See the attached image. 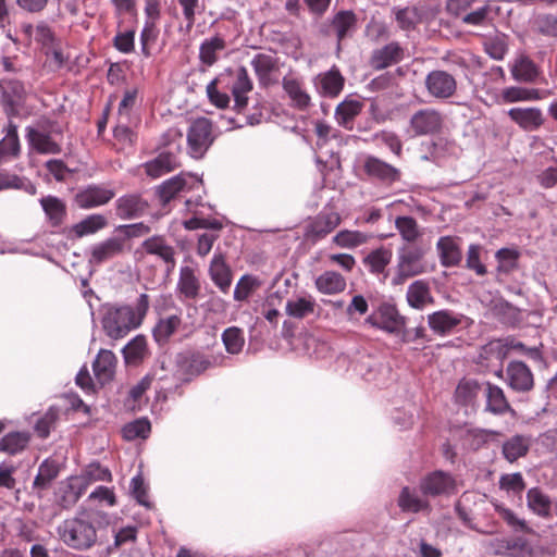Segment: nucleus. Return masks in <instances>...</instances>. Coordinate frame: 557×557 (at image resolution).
<instances>
[{
	"label": "nucleus",
	"mask_w": 557,
	"mask_h": 557,
	"mask_svg": "<svg viewBox=\"0 0 557 557\" xmlns=\"http://www.w3.org/2000/svg\"><path fill=\"white\" fill-rule=\"evenodd\" d=\"M102 521L108 523L106 512L84 509L59 524L57 532L60 541L67 547L84 552L100 543L98 531Z\"/></svg>",
	"instance_id": "f257e3e1"
},
{
	"label": "nucleus",
	"mask_w": 557,
	"mask_h": 557,
	"mask_svg": "<svg viewBox=\"0 0 557 557\" xmlns=\"http://www.w3.org/2000/svg\"><path fill=\"white\" fill-rule=\"evenodd\" d=\"M148 308L149 297L147 294L139 296L135 308L127 305L109 307L101 319L104 333L115 341L125 337L141 324Z\"/></svg>",
	"instance_id": "f03ea898"
},
{
	"label": "nucleus",
	"mask_w": 557,
	"mask_h": 557,
	"mask_svg": "<svg viewBox=\"0 0 557 557\" xmlns=\"http://www.w3.org/2000/svg\"><path fill=\"white\" fill-rule=\"evenodd\" d=\"M425 250L419 246H406L399 251L398 257V272L393 278L395 285L403 284L408 277L419 275L424 272L422 259Z\"/></svg>",
	"instance_id": "7ed1b4c3"
},
{
	"label": "nucleus",
	"mask_w": 557,
	"mask_h": 557,
	"mask_svg": "<svg viewBox=\"0 0 557 557\" xmlns=\"http://www.w3.org/2000/svg\"><path fill=\"white\" fill-rule=\"evenodd\" d=\"M187 143L191 157L201 158L213 143L211 121L207 117L195 120L188 129Z\"/></svg>",
	"instance_id": "20e7f679"
},
{
	"label": "nucleus",
	"mask_w": 557,
	"mask_h": 557,
	"mask_svg": "<svg viewBox=\"0 0 557 557\" xmlns=\"http://www.w3.org/2000/svg\"><path fill=\"white\" fill-rule=\"evenodd\" d=\"M111 472L98 463L89 465L84 473L73 478L69 484L71 503L75 504L84 494L90 483L96 481H111Z\"/></svg>",
	"instance_id": "39448f33"
},
{
	"label": "nucleus",
	"mask_w": 557,
	"mask_h": 557,
	"mask_svg": "<svg viewBox=\"0 0 557 557\" xmlns=\"http://www.w3.org/2000/svg\"><path fill=\"white\" fill-rule=\"evenodd\" d=\"M443 122L444 116L438 110L425 108L411 115L409 125L416 136H425L438 133Z\"/></svg>",
	"instance_id": "423d86ee"
},
{
	"label": "nucleus",
	"mask_w": 557,
	"mask_h": 557,
	"mask_svg": "<svg viewBox=\"0 0 557 557\" xmlns=\"http://www.w3.org/2000/svg\"><path fill=\"white\" fill-rule=\"evenodd\" d=\"M425 88L430 96L444 100L453 97L457 90L456 78L446 71H431L424 81Z\"/></svg>",
	"instance_id": "0eeeda50"
},
{
	"label": "nucleus",
	"mask_w": 557,
	"mask_h": 557,
	"mask_svg": "<svg viewBox=\"0 0 557 557\" xmlns=\"http://www.w3.org/2000/svg\"><path fill=\"white\" fill-rule=\"evenodd\" d=\"M339 223L341 215L337 212H321L307 223L304 236L315 242L330 234Z\"/></svg>",
	"instance_id": "6e6552de"
},
{
	"label": "nucleus",
	"mask_w": 557,
	"mask_h": 557,
	"mask_svg": "<svg viewBox=\"0 0 557 557\" xmlns=\"http://www.w3.org/2000/svg\"><path fill=\"white\" fill-rule=\"evenodd\" d=\"M363 170L369 177L385 184H393L400 180L398 169L373 156L366 158Z\"/></svg>",
	"instance_id": "1a4fd4ad"
},
{
	"label": "nucleus",
	"mask_w": 557,
	"mask_h": 557,
	"mask_svg": "<svg viewBox=\"0 0 557 557\" xmlns=\"http://www.w3.org/2000/svg\"><path fill=\"white\" fill-rule=\"evenodd\" d=\"M455 480L449 473L434 471L426 475L420 483V490L424 495L437 496L450 494L455 491Z\"/></svg>",
	"instance_id": "9d476101"
},
{
	"label": "nucleus",
	"mask_w": 557,
	"mask_h": 557,
	"mask_svg": "<svg viewBox=\"0 0 557 557\" xmlns=\"http://www.w3.org/2000/svg\"><path fill=\"white\" fill-rule=\"evenodd\" d=\"M141 246L147 253L157 256L165 263L168 273L173 271L176 265V251L173 246L168 244L163 236H151L144 240Z\"/></svg>",
	"instance_id": "9b49d317"
},
{
	"label": "nucleus",
	"mask_w": 557,
	"mask_h": 557,
	"mask_svg": "<svg viewBox=\"0 0 557 557\" xmlns=\"http://www.w3.org/2000/svg\"><path fill=\"white\" fill-rule=\"evenodd\" d=\"M508 385L517 392H529L533 388V374L522 361H511L506 369Z\"/></svg>",
	"instance_id": "f8f14e48"
},
{
	"label": "nucleus",
	"mask_w": 557,
	"mask_h": 557,
	"mask_svg": "<svg viewBox=\"0 0 557 557\" xmlns=\"http://www.w3.org/2000/svg\"><path fill=\"white\" fill-rule=\"evenodd\" d=\"M124 251L125 238L110 237L92 247L89 262L100 264L123 255Z\"/></svg>",
	"instance_id": "ddd939ff"
},
{
	"label": "nucleus",
	"mask_w": 557,
	"mask_h": 557,
	"mask_svg": "<svg viewBox=\"0 0 557 557\" xmlns=\"http://www.w3.org/2000/svg\"><path fill=\"white\" fill-rule=\"evenodd\" d=\"M178 372L184 381H190L211 367V361L198 352L183 354L177 359Z\"/></svg>",
	"instance_id": "4468645a"
},
{
	"label": "nucleus",
	"mask_w": 557,
	"mask_h": 557,
	"mask_svg": "<svg viewBox=\"0 0 557 557\" xmlns=\"http://www.w3.org/2000/svg\"><path fill=\"white\" fill-rule=\"evenodd\" d=\"M176 290L184 299L195 300L198 298L201 290V282L196 268L184 265L180 269Z\"/></svg>",
	"instance_id": "2eb2a0df"
},
{
	"label": "nucleus",
	"mask_w": 557,
	"mask_h": 557,
	"mask_svg": "<svg viewBox=\"0 0 557 557\" xmlns=\"http://www.w3.org/2000/svg\"><path fill=\"white\" fill-rule=\"evenodd\" d=\"M114 195L112 189L91 185L76 194L75 202L82 209H90L108 203Z\"/></svg>",
	"instance_id": "dca6fc26"
},
{
	"label": "nucleus",
	"mask_w": 557,
	"mask_h": 557,
	"mask_svg": "<svg viewBox=\"0 0 557 557\" xmlns=\"http://www.w3.org/2000/svg\"><path fill=\"white\" fill-rule=\"evenodd\" d=\"M508 116L527 132H533L544 124V116L539 108H512Z\"/></svg>",
	"instance_id": "f3484780"
},
{
	"label": "nucleus",
	"mask_w": 557,
	"mask_h": 557,
	"mask_svg": "<svg viewBox=\"0 0 557 557\" xmlns=\"http://www.w3.org/2000/svg\"><path fill=\"white\" fill-rule=\"evenodd\" d=\"M232 95L235 101V108L240 111L246 108L248 102L247 94L252 90L253 84L250 79L247 70L244 66L238 67L233 72Z\"/></svg>",
	"instance_id": "a211bd4d"
},
{
	"label": "nucleus",
	"mask_w": 557,
	"mask_h": 557,
	"mask_svg": "<svg viewBox=\"0 0 557 557\" xmlns=\"http://www.w3.org/2000/svg\"><path fill=\"white\" fill-rule=\"evenodd\" d=\"M404 51L398 42H389L375 49L370 57V65L374 70H383L401 61Z\"/></svg>",
	"instance_id": "6ab92c4d"
},
{
	"label": "nucleus",
	"mask_w": 557,
	"mask_h": 557,
	"mask_svg": "<svg viewBox=\"0 0 557 557\" xmlns=\"http://www.w3.org/2000/svg\"><path fill=\"white\" fill-rule=\"evenodd\" d=\"M27 139L30 146L41 154H57L61 152V146L54 141L46 129L27 127Z\"/></svg>",
	"instance_id": "aec40b11"
},
{
	"label": "nucleus",
	"mask_w": 557,
	"mask_h": 557,
	"mask_svg": "<svg viewBox=\"0 0 557 557\" xmlns=\"http://www.w3.org/2000/svg\"><path fill=\"white\" fill-rule=\"evenodd\" d=\"M366 322L385 330L388 333L398 332L404 325L403 318L398 314L397 310L391 306L382 307L379 315H370L366 319Z\"/></svg>",
	"instance_id": "412c9836"
},
{
	"label": "nucleus",
	"mask_w": 557,
	"mask_h": 557,
	"mask_svg": "<svg viewBox=\"0 0 557 557\" xmlns=\"http://www.w3.org/2000/svg\"><path fill=\"white\" fill-rule=\"evenodd\" d=\"M116 367V357L111 350L101 349L92 363L97 381L106 384L112 381Z\"/></svg>",
	"instance_id": "4be33fe9"
},
{
	"label": "nucleus",
	"mask_w": 557,
	"mask_h": 557,
	"mask_svg": "<svg viewBox=\"0 0 557 557\" xmlns=\"http://www.w3.org/2000/svg\"><path fill=\"white\" fill-rule=\"evenodd\" d=\"M148 202L137 194L125 195L116 201V213L122 219H134L145 213Z\"/></svg>",
	"instance_id": "5701e85b"
},
{
	"label": "nucleus",
	"mask_w": 557,
	"mask_h": 557,
	"mask_svg": "<svg viewBox=\"0 0 557 557\" xmlns=\"http://www.w3.org/2000/svg\"><path fill=\"white\" fill-rule=\"evenodd\" d=\"M531 443V436L516 434L503 443L502 454L507 461L515 462L529 453Z\"/></svg>",
	"instance_id": "b1692460"
},
{
	"label": "nucleus",
	"mask_w": 557,
	"mask_h": 557,
	"mask_svg": "<svg viewBox=\"0 0 557 557\" xmlns=\"http://www.w3.org/2000/svg\"><path fill=\"white\" fill-rule=\"evenodd\" d=\"M283 89L290 99L292 107L304 111L311 104V98L301 83L293 77L285 76L282 81Z\"/></svg>",
	"instance_id": "393cba45"
},
{
	"label": "nucleus",
	"mask_w": 557,
	"mask_h": 557,
	"mask_svg": "<svg viewBox=\"0 0 557 557\" xmlns=\"http://www.w3.org/2000/svg\"><path fill=\"white\" fill-rule=\"evenodd\" d=\"M209 274L212 282L223 292L226 293L232 284V271L226 264L222 253H216L212 258L209 267Z\"/></svg>",
	"instance_id": "a878e982"
},
{
	"label": "nucleus",
	"mask_w": 557,
	"mask_h": 557,
	"mask_svg": "<svg viewBox=\"0 0 557 557\" xmlns=\"http://www.w3.org/2000/svg\"><path fill=\"white\" fill-rule=\"evenodd\" d=\"M407 301L410 307L422 310L425 306L432 305L434 298L431 294L430 285L423 280L414 281L407 290Z\"/></svg>",
	"instance_id": "bb28decb"
},
{
	"label": "nucleus",
	"mask_w": 557,
	"mask_h": 557,
	"mask_svg": "<svg viewBox=\"0 0 557 557\" xmlns=\"http://www.w3.org/2000/svg\"><path fill=\"white\" fill-rule=\"evenodd\" d=\"M180 165L177 158L171 152H162L153 160L144 164L146 174L152 178H158Z\"/></svg>",
	"instance_id": "cd10ccee"
},
{
	"label": "nucleus",
	"mask_w": 557,
	"mask_h": 557,
	"mask_svg": "<svg viewBox=\"0 0 557 557\" xmlns=\"http://www.w3.org/2000/svg\"><path fill=\"white\" fill-rule=\"evenodd\" d=\"M0 89L3 103L10 107L12 111L24 101L26 96V89L20 81L2 79L0 82Z\"/></svg>",
	"instance_id": "c85d7f7f"
},
{
	"label": "nucleus",
	"mask_w": 557,
	"mask_h": 557,
	"mask_svg": "<svg viewBox=\"0 0 557 557\" xmlns=\"http://www.w3.org/2000/svg\"><path fill=\"white\" fill-rule=\"evenodd\" d=\"M483 394L486 397V410L494 414H503L512 411L504 391L491 383L484 384Z\"/></svg>",
	"instance_id": "c756f323"
},
{
	"label": "nucleus",
	"mask_w": 557,
	"mask_h": 557,
	"mask_svg": "<svg viewBox=\"0 0 557 557\" xmlns=\"http://www.w3.org/2000/svg\"><path fill=\"white\" fill-rule=\"evenodd\" d=\"M459 315L448 310H441L428 315V323L431 330L440 335H444L453 331L460 323Z\"/></svg>",
	"instance_id": "7c9ffc66"
},
{
	"label": "nucleus",
	"mask_w": 557,
	"mask_h": 557,
	"mask_svg": "<svg viewBox=\"0 0 557 557\" xmlns=\"http://www.w3.org/2000/svg\"><path fill=\"white\" fill-rule=\"evenodd\" d=\"M188 178H191L190 175L178 174L165 182H163L158 188V195L163 205L170 202L178 193L185 190L186 188H191L188 186Z\"/></svg>",
	"instance_id": "2f4dec72"
},
{
	"label": "nucleus",
	"mask_w": 557,
	"mask_h": 557,
	"mask_svg": "<svg viewBox=\"0 0 557 557\" xmlns=\"http://www.w3.org/2000/svg\"><path fill=\"white\" fill-rule=\"evenodd\" d=\"M317 289L325 295H334L345 290L346 280L335 271H325L315 278Z\"/></svg>",
	"instance_id": "473e14b6"
},
{
	"label": "nucleus",
	"mask_w": 557,
	"mask_h": 557,
	"mask_svg": "<svg viewBox=\"0 0 557 557\" xmlns=\"http://www.w3.org/2000/svg\"><path fill=\"white\" fill-rule=\"evenodd\" d=\"M363 103L355 99H346L341 102L335 110L337 123L346 129H352L354 119L360 114Z\"/></svg>",
	"instance_id": "72a5a7b5"
},
{
	"label": "nucleus",
	"mask_w": 557,
	"mask_h": 557,
	"mask_svg": "<svg viewBox=\"0 0 557 557\" xmlns=\"http://www.w3.org/2000/svg\"><path fill=\"white\" fill-rule=\"evenodd\" d=\"M484 385L474 380H462L455 392L456 401L465 406H474L478 397L483 394Z\"/></svg>",
	"instance_id": "f704fd0d"
},
{
	"label": "nucleus",
	"mask_w": 557,
	"mask_h": 557,
	"mask_svg": "<svg viewBox=\"0 0 557 557\" xmlns=\"http://www.w3.org/2000/svg\"><path fill=\"white\" fill-rule=\"evenodd\" d=\"M317 304L311 297H296L288 299L285 306V312L288 317L302 320L314 313Z\"/></svg>",
	"instance_id": "c9c22d12"
},
{
	"label": "nucleus",
	"mask_w": 557,
	"mask_h": 557,
	"mask_svg": "<svg viewBox=\"0 0 557 557\" xmlns=\"http://www.w3.org/2000/svg\"><path fill=\"white\" fill-rule=\"evenodd\" d=\"M357 26V16L352 11H339L332 21V27L335 30L338 41L351 36Z\"/></svg>",
	"instance_id": "e433bc0d"
},
{
	"label": "nucleus",
	"mask_w": 557,
	"mask_h": 557,
	"mask_svg": "<svg viewBox=\"0 0 557 557\" xmlns=\"http://www.w3.org/2000/svg\"><path fill=\"white\" fill-rule=\"evenodd\" d=\"M251 65L263 86L271 83V73L277 70V60L270 54L258 53L251 61Z\"/></svg>",
	"instance_id": "4c0bfd02"
},
{
	"label": "nucleus",
	"mask_w": 557,
	"mask_h": 557,
	"mask_svg": "<svg viewBox=\"0 0 557 557\" xmlns=\"http://www.w3.org/2000/svg\"><path fill=\"white\" fill-rule=\"evenodd\" d=\"M511 74L518 82L532 83L539 76V69L529 57L520 55L511 67Z\"/></svg>",
	"instance_id": "58836bf2"
},
{
	"label": "nucleus",
	"mask_w": 557,
	"mask_h": 557,
	"mask_svg": "<svg viewBox=\"0 0 557 557\" xmlns=\"http://www.w3.org/2000/svg\"><path fill=\"white\" fill-rule=\"evenodd\" d=\"M528 507L537 516H550L552 500L541 488L532 487L527 493Z\"/></svg>",
	"instance_id": "ea45409f"
},
{
	"label": "nucleus",
	"mask_w": 557,
	"mask_h": 557,
	"mask_svg": "<svg viewBox=\"0 0 557 557\" xmlns=\"http://www.w3.org/2000/svg\"><path fill=\"white\" fill-rule=\"evenodd\" d=\"M317 79L319 81L320 92L324 96L335 97L344 86V77L337 69L320 74Z\"/></svg>",
	"instance_id": "a19ab883"
},
{
	"label": "nucleus",
	"mask_w": 557,
	"mask_h": 557,
	"mask_svg": "<svg viewBox=\"0 0 557 557\" xmlns=\"http://www.w3.org/2000/svg\"><path fill=\"white\" fill-rule=\"evenodd\" d=\"M40 205L52 226H59L63 222L66 215V207L61 199L54 196L42 197Z\"/></svg>",
	"instance_id": "79ce46f5"
},
{
	"label": "nucleus",
	"mask_w": 557,
	"mask_h": 557,
	"mask_svg": "<svg viewBox=\"0 0 557 557\" xmlns=\"http://www.w3.org/2000/svg\"><path fill=\"white\" fill-rule=\"evenodd\" d=\"M437 249L440 251L441 262L443 265L453 267L460 262L461 251L451 237H441L437 242Z\"/></svg>",
	"instance_id": "37998d69"
},
{
	"label": "nucleus",
	"mask_w": 557,
	"mask_h": 557,
	"mask_svg": "<svg viewBox=\"0 0 557 557\" xmlns=\"http://www.w3.org/2000/svg\"><path fill=\"white\" fill-rule=\"evenodd\" d=\"M30 436L27 432H11L0 440V450L9 455H15L24 450Z\"/></svg>",
	"instance_id": "c03bdc74"
},
{
	"label": "nucleus",
	"mask_w": 557,
	"mask_h": 557,
	"mask_svg": "<svg viewBox=\"0 0 557 557\" xmlns=\"http://www.w3.org/2000/svg\"><path fill=\"white\" fill-rule=\"evenodd\" d=\"M225 47L226 45L224 39L219 36H214L210 39H207L200 46V61L207 66L213 65L218 61L216 53L224 50Z\"/></svg>",
	"instance_id": "a18cd8bd"
},
{
	"label": "nucleus",
	"mask_w": 557,
	"mask_h": 557,
	"mask_svg": "<svg viewBox=\"0 0 557 557\" xmlns=\"http://www.w3.org/2000/svg\"><path fill=\"white\" fill-rule=\"evenodd\" d=\"M107 225V220L101 214H91L74 224L71 227V232L74 233L75 237L81 238L86 235L95 234L99 230Z\"/></svg>",
	"instance_id": "49530a36"
},
{
	"label": "nucleus",
	"mask_w": 557,
	"mask_h": 557,
	"mask_svg": "<svg viewBox=\"0 0 557 557\" xmlns=\"http://www.w3.org/2000/svg\"><path fill=\"white\" fill-rule=\"evenodd\" d=\"M182 320L177 314L161 319L153 329V337L159 344H164L176 332Z\"/></svg>",
	"instance_id": "de8ad7c7"
},
{
	"label": "nucleus",
	"mask_w": 557,
	"mask_h": 557,
	"mask_svg": "<svg viewBox=\"0 0 557 557\" xmlns=\"http://www.w3.org/2000/svg\"><path fill=\"white\" fill-rule=\"evenodd\" d=\"M502 98L507 103L519 101L541 100L542 94L539 89L523 87H508L502 91Z\"/></svg>",
	"instance_id": "09e8293b"
},
{
	"label": "nucleus",
	"mask_w": 557,
	"mask_h": 557,
	"mask_svg": "<svg viewBox=\"0 0 557 557\" xmlns=\"http://www.w3.org/2000/svg\"><path fill=\"white\" fill-rule=\"evenodd\" d=\"M395 227L407 243H414L421 236L418 222L412 216L401 215L395 220Z\"/></svg>",
	"instance_id": "8fccbe9b"
},
{
	"label": "nucleus",
	"mask_w": 557,
	"mask_h": 557,
	"mask_svg": "<svg viewBox=\"0 0 557 557\" xmlns=\"http://www.w3.org/2000/svg\"><path fill=\"white\" fill-rule=\"evenodd\" d=\"M398 506L403 511L419 512L429 507V503L416 495L409 487H404L398 497Z\"/></svg>",
	"instance_id": "3c124183"
},
{
	"label": "nucleus",
	"mask_w": 557,
	"mask_h": 557,
	"mask_svg": "<svg viewBox=\"0 0 557 557\" xmlns=\"http://www.w3.org/2000/svg\"><path fill=\"white\" fill-rule=\"evenodd\" d=\"M222 342L228 354L237 355L243 350L245 338L239 327L231 326L222 333Z\"/></svg>",
	"instance_id": "603ef678"
},
{
	"label": "nucleus",
	"mask_w": 557,
	"mask_h": 557,
	"mask_svg": "<svg viewBox=\"0 0 557 557\" xmlns=\"http://www.w3.org/2000/svg\"><path fill=\"white\" fill-rule=\"evenodd\" d=\"M59 468L54 461L45 460L34 480V486L40 490L47 488L51 482L58 476Z\"/></svg>",
	"instance_id": "864d4df0"
},
{
	"label": "nucleus",
	"mask_w": 557,
	"mask_h": 557,
	"mask_svg": "<svg viewBox=\"0 0 557 557\" xmlns=\"http://www.w3.org/2000/svg\"><path fill=\"white\" fill-rule=\"evenodd\" d=\"M147 354V341L143 335H137L124 348L123 355L126 362H137Z\"/></svg>",
	"instance_id": "5fc2aeb1"
},
{
	"label": "nucleus",
	"mask_w": 557,
	"mask_h": 557,
	"mask_svg": "<svg viewBox=\"0 0 557 557\" xmlns=\"http://www.w3.org/2000/svg\"><path fill=\"white\" fill-rule=\"evenodd\" d=\"M261 286V282L252 275H243L236 284L234 299L237 301L246 300L256 289Z\"/></svg>",
	"instance_id": "6e6d98bb"
},
{
	"label": "nucleus",
	"mask_w": 557,
	"mask_h": 557,
	"mask_svg": "<svg viewBox=\"0 0 557 557\" xmlns=\"http://www.w3.org/2000/svg\"><path fill=\"white\" fill-rule=\"evenodd\" d=\"M20 152V141L17 136V127L13 123H9L7 135L0 140V157L12 154L16 156Z\"/></svg>",
	"instance_id": "4d7b16f0"
},
{
	"label": "nucleus",
	"mask_w": 557,
	"mask_h": 557,
	"mask_svg": "<svg viewBox=\"0 0 557 557\" xmlns=\"http://www.w3.org/2000/svg\"><path fill=\"white\" fill-rule=\"evenodd\" d=\"M334 243L339 247L352 248L367 243L368 235L358 231H341L334 238Z\"/></svg>",
	"instance_id": "13d9d810"
},
{
	"label": "nucleus",
	"mask_w": 557,
	"mask_h": 557,
	"mask_svg": "<svg viewBox=\"0 0 557 557\" xmlns=\"http://www.w3.org/2000/svg\"><path fill=\"white\" fill-rule=\"evenodd\" d=\"M519 252L515 249L502 248L496 252L497 271L508 274L518 265Z\"/></svg>",
	"instance_id": "bf43d9fd"
},
{
	"label": "nucleus",
	"mask_w": 557,
	"mask_h": 557,
	"mask_svg": "<svg viewBox=\"0 0 557 557\" xmlns=\"http://www.w3.org/2000/svg\"><path fill=\"white\" fill-rule=\"evenodd\" d=\"M392 252L386 249H376L364 258V263L369 265L373 273H381L391 262Z\"/></svg>",
	"instance_id": "052dcab7"
},
{
	"label": "nucleus",
	"mask_w": 557,
	"mask_h": 557,
	"mask_svg": "<svg viewBox=\"0 0 557 557\" xmlns=\"http://www.w3.org/2000/svg\"><path fill=\"white\" fill-rule=\"evenodd\" d=\"M150 429L151 428L148 420L138 419L123 428V436L127 441H133L138 437L146 438L150 433Z\"/></svg>",
	"instance_id": "680f3d73"
},
{
	"label": "nucleus",
	"mask_w": 557,
	"mask_h": 557,
	"mask_svg": "<svg viewBox=\"0 0 557 557\" xmlns=\"http://www.w3.org/2000/svg\"><path fill=\"white\" fill-rule=\"evenodd\" d=\"M536 30L545 36L557 37V16L553 14H540L534 20Z\"/></svg>",
	"instance_id": "e2e57ef3"
},
{
	"label": "nucleus",
	"mask_w": 557,
	"mask_h": 557,
	"mask_svg": "<svg viewBox=\"0 0 557 557\" xmlns=\"http://www.w3.org/2000/svg\"><path fill=\"white\" fill-rule=\"evenodd\" d=\"M507 50L508 46L503 36H495L485 42V51L494 60H503Z\"/></svg>",
	"instance_id": "0e129e2a"
},
{
	"label": "nucleus",
	"mask_w": 557,
	"mask_h": 557,
	"mask_svg": "<svg viewBox=\"0 0 557 557\" xmlns=\"http://www.w3.org/2000/svg\"><path fill=\"white\" fill-rule=\"evenodd\" d=\"M206 91H207L208 98L212 104H214L219 109L227 108V106L230 103V97L227 94L220 92L218 90V79L216 78H214L207 85Z\"/></svg>",
	"instance_id": "69168bd1"
},
{
	"label": "nucleus",
	"mask_w": 557,
	"mask_h": 557,
	"mask_svg": "<svg viewBox=\"0 0 557 557\" xmlns=\"http://www.w3.org/2000/svg\"><path fill=\"white\" fill-rule=\"evenodd\" d=\"M58 414L53 410L47 411L41 418H39L35 424V431L39 437L46 438L49 436L51 429L57 421Z\"/></svg>",
	"instance_id": "338daca9"
},
{
	"label": "nucleus",
	"mask_w": 557,
	"mask_h": 557,
	"mask_svg": "<svg viewBox=\"0 0 557 557\" xmlns=\"http://www.w3.org/2000/svg\"><path fill=\"white\" fill-rule=\"evenodd\" d=\"M496 511L516 531H521L525 533L531 532V529L528 527L527 522L522 519H519L510 509L504 508L502 506H496Z\"/></svg>",
	"instance_id": "774afa93"
}]
</instances>
